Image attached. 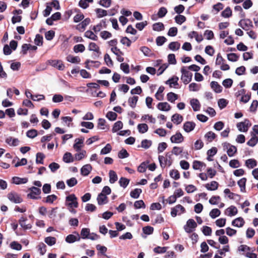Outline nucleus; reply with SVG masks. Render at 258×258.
I'll return each instance as SVG.
<instances>
[{
  "instance_id": "nucleus-1",
  "label": "nucleus",
  "mask_w": 258,
  "mask_h": 258,
  "mask_svg": "<svg viewBox=\"0 0 258 258\" xmlns=\"http://www.w3.org/2000/svg\"><path fill=\"white\" fill-rule=\"evenodd\" d=\"M180 72L181 73V80L185 85L188 84L192 79V73L185 67L181 68Z\"/></svg>"
},
{
  "instance_id": "nucleus-2",
  "label": "nucleus",
  "mask_w": 258,
  "mask_h": 258,
  "mask_svg": "<svg viewBox=\"0 0 258 258\" xmlns=\"http://www.w3.org/2000/svg\"><path fill=\"white\" fill-rule=\"evenodd\" d=\"M158 160L162 168H165L166 166H170L173 162L171 155L168 153L165 156H159Z\"/></svg>"
},
{
  "instance_id": "nucleus-3",
  "label": "nucleus",
  "mask_w": 258,
  "mask_h": 258,
  "mask_svg": "<svg viewBox=\"0 0 258 258\" xmlns=\"http://www.w3.org/2000/svg\"><path fill=\"white\" fill-rule=\"evenodd\" d=\"M66 205L68 208H78L77 198L74 194H71L66 198Z\"/></svg>"
},
{
  "instance_id": "nucleus-4",
  "label": "nucleus",
  "mask_w": 258,
  "mask_h": 258,
  "mask_svg": "<svg viewBox=\"0 0 258 258\" xmlns=\"http://www.w3.org/2000/svg\"><path fill=\"white\" fill-rule=\"evenodd\" d=\"M47 63L48 64L59 71H63L65 69L64 64L61 60L49 59L47 60Z\"/></svg>"
},
{
  "instance_id": "nucleus-5",
  "label": "nucleus",
  "mask_w": 258,
  "mask_h": 258,
  "mask_svg": "<svg viewBox=\"0 0 258 258\" xmlns=\"http://www.w3.org/2000/svg\"><path fill=\"white\" fill-rule=\"evenodd\" d=\"M251 125L250 121L247 119H245L243 121L238 122L236 124L238 131L244 133L247 132Z\"/></svg>"
},
{
  "instance_id": "nucleus-6",
  "label": "nucleus",
  "mask_w": 258,
  "mask_h": 258,
  "mask_svg": "<svg viewBox=\"0 0 258 258\" xmlns=\"http://www.w3.org/2000/svg\"><path fill=\"white\" fill-rule=\"evenodd\" d=\"M30 192L27 195L29 199L36 200L40 198L41 189L37 187L33 186L29 189Z\"/></svg>"
},
{
  "instance_id": "nucleus-7",
  "label": "nucleus",
  "mask_w": 258,
  "mask_h": 258,
  "mask_svg": "<svg viewBox=\"0 0 258 258\" xmlns=\"http://www.w3.org/2000/svg\"><path fill=\"white\" fill-rule=\"evenodd\" d=\"M197 223L194 219H190L186 222V224L184 226V229L187 233H191L197 227Z\"/></svg>"
},
{
  "instance_id": "nucleus-8",
  "label": "nucleus",
  "mask_w": 258,
  "mask_h": 258,
  "mask_svg": "<svg viewBox=\"0 0 258 258\" xmlns=\"http://www.w3.org/2000/svg\"><path fill=\"white\" fill-rule=\"evenodd\" d=\"M185 212V208L182 205L178 204L171 209V215L172 217H175L177 215H180Z\"/></svg>"
},
{
  "instance_id": "nucleus-9",
  "label": "nucleus",
  "mask_w": 258,
  "mask_h": 258,
  "mask_svg": "<svg viewBox=\"0 0 258 258\" xmlns=\"http://www.w3.org/2000/svg\"><path fill=\"white\" fill-rule=\"evenodd\" d=\"M8 198L12 202L19 204L21 203L23 200L20 195L14 191H12L8 195Z\"/></svg>"
},
{
  "instance_id": "nucleus-10",
  "label": "nucleus",
  "mask_w": 258,
  "mask_h": 258,
  "mask_svg": "<svg viewBox=\"0 0 258 258\" xmlns=\"http://www.w3.org/2000/svg\"><path fill=\"white\" fill-rule=\"evenodd\" d=\"M238 25L246 31L249 30L253 26L251 21L248 19L241 20L238 23Z\"/></svg>"
},
{
  "instance_id": "nucleus-11",
  "label": "nucleus",
  "mask_w": 258,
  "mask_h": 258,
  "mask_svg": "<svg viewBox=\"0 0 258 258\" xmlns=\"http://www.w3.org/2000/svg\"><path fill=\"white\" fill-rule=\"evenodd\" d=\"M184 140V137L180 133H176L170 138V141L172 143L179 144Z\"/></svg>"
},
{
  "instance_id": "nucleus-12",
  "label": "nucleus",
  "mask_w": 258,
  "mask_h": 258,
  "mask_svg": "<svg viewBox=\"0 0 258 258\" xmlns=\"http://www.w3.org/2000/svg\"><path fill=\"white\" fill-rule=\"evenodd\" d=\"M111 51L113 54L115 55L116 58L118 61L121 62L124 61V58L123 57L124 55V53L121 51L119 48L118 47L113 48V50L112 49Z\"/></svg>"
},
{
  "instance_id": "nucleus-13",
  "label": "nucleus",
  "mask_w": 258,
  "mask_h": 258,
  "mask_svg": "<svg viewBox=\"0 0 258 258\" xmlns=\"http://www.w3.org/2000/svg\"><path fill=\"white\" fill-rule=\"evenodd\" d=\"M178 77L174 76L171 79L168 80L166 84L169 85L171 88H178Z\"/></svg>"
},
{
  "instance_id": "nucleus-14",
  "label": "nucleus",
  "mask_w": 258,
  "mask_h": 258,
  "mask_svg": "<svg viewBox=\"0 0 258 258\" xmlns=\"http://www.w3.org/2000/svg\"><path fill=\"white\" fill-rule=\"evenodd\" d=\"M196 124L192 121H186L183 125L184 131L186 133H189L195 128Z\"/></svg>"
},
{
  "instance_id": "nucleus-15",
  "label": "nucleus",
  "mask_w": 258,
  "mask_h": 258,
  "mask_svg": "<svg viewBox=\"0 0 258 258\" xmlns=\"http://www.w3.org/2000/svg\"><path fill=\"white\" fill-rule=\"evenodd\" d=\"M84 139L77 138L75 140V144L73 145V148L76 151L79 152L81 150L83 147Z\"/></svg>"
},
{
  "instance_id": "nucleus-16",
  "label": "nucleus",
  "mask_w": 258,
  "mask_h": 258,
  "mask_svg": "<svg viewBox=\"0 0 258 258\" xmlns=\"http://www.w3.org/2000/svg\"><path fill=\"white\" fill-rule=\"evenodd\" d=\"M232 225L238 227V228H241L243 227L245 224V221L242 217H238L235 219H234L232 221Z\"/></svg>"
},
{
  "instance_id": "nucleus-17",
  "label": "nucleus",
  "mask_w": 258,
  "mask_h": 258,
  "mask_svg": "<svg viewBox=\"0 0 258 258\" xmlns=\"http://www.w3.org/2000/svg\"><path fill=\"white\" fill-rule=\"evenodd\" d=\"M205 187L208 190H216L218 188L219 183L216 181H212L211 182L206 183Z\"/></svg>"
},
{
  "instance_id": "nucleus-18",
  "label": "nucleus",
  "mask_w": 258,
  "mask_h": 258,
  "mask_svg": "<svg viewBox=\"0 0 258 258\" xmlns=\"http://www.w3.org/2000/svg\"><path fill=\"white\" fill-rule=\"evenodd\" d=\"M237 213L238 210L234 206H231L225 210V214L229 217L235 216Z\"/></svg>"
},
{
  "instance_id": "nucleus-19",
  "label": "nucleus",
  "mask_w": 258,
  "mask_h": 258,
  "mask_svg": "<svg viewBox=\"0 0 258 258\" xmlns=\"http://www.w3.org/2000/svg\"><path fill=\"white\" fill-rule=\"evenodd\" d=\"M92 169V167L90 164H86L81 168V173L83 176H87L91 172Z\"/></svg>"
},
{
  "instance_id": "nucleus-20",
  "label": "nucleus",
  "mask_w": 258,
  "mask_h": 258,
  "mask_svg": "<svg viewBox=\"0 0 258 258\" xmlns=\"http://www.w3.org/2000/svg\"><path fill=\"white\" fill-rule=\"evenodd\" d=\"M157 107L159 110L163 111H168L171 109L170 105L166 102L159 103Z\"/></svg>"
},
{
  "instance_id": "nucleus-21",
  "label": "nucleus",
  "mask_w": 258,
  "mask_h": 258,
  "mask_svg": "<svg viewBox=\"0 0 258 258\" xmlns=\"http://www.w3.org/2000/svg\"><path fill=\"white\" fill-rule=\"evenodd\" d=\"M97 200L98 204L99 205L106 204L108 202V198L105 194H103V193H100L99 194L97 197Z\"/></svg>"
},
{
  "instance_id": "nucleus-22",
  "label": "nucleus",
  "mask_w": 258,
  "mask_h": 258,
  "mask_svg": "<svg viewBox=\"0 0 258 258\" xmlns=\"http://www.w3.org/2000/svg\"><path fill=\"white\" fill-rule=\"evenodd\" d=\"M190 104L192 107L194 111H198L200 110L201 108V104L199 101L197 99H191L190 101Z\"/></svg>"
},
{
  "instance_id": "nucleus-23",
  "label": "nucleus",
  "mask_w": 258,
  "mask_h": 258,
  "mask_svg": "<svg viewBox=\"0 0 258 258\" xmlns=\"http://www.w3.org/2000/svg\"><path fill=\"white\" fill-rule=\"evenodd\" d=\"M188 36L190 38H195L198 42H200L203 40L202 34H199L196 31H193L188 33Z\"/></svg>"
},
{
  "instance_id": "nucleus-24",
  "label": "nucleus",
  "mask_w": 258,
  "mask_h": 258,
  "mask_svg": "<svg viewBox=\"0 0 258 258\" xmlns=\"http://www.w3.org/2000/svg\"><path fill=\"white\" fill-rule=\"evenodd\" d=\"M62 161L66 163H70L74 161V157L70 152H66L62 157Z\"/></svg>"
},
{
  "instance_id": "nucleus-25",
  "label": "nucleus",
  "mask_w": 258,
  "mask_h": 258,
  "mask_svg": "<svg viewBox=\"0 0 258 258\" xmlns=\"http://www.w3.org/2000/svg\"><path fill=\"white\" fill-rule=\"evenodd\" d=\"M165 89L164 87L163 86H160L157 92L156 93L155 95V97L156 99L158 101H162L164 99V95H163V91Z\"/></svg>"
},
{
  "instance_id": "nucleus-26",
  "label": "nucleus",
  "mask_w": 258,
  "mask_h": 258,
  "mask_svg": "<svg viewBox=\"0 0 258 258\" xmlns=\"http://www.w3.org/2000/svg\"><path fill=\"white\" fill-rule=\"evenodd\" d=\"M90 22L91 20L89 18H86L77 25V28L80 31H84Z\"/></svg>"
},
{
  "instance_id": "nucleus-27",
  "label": "nucleus",
  "mask_w": 258,
  "mask_h": 258,
  "mask_svg": "<svg viewBox=\"0 0 258 258\" xmlns=\"http://www.w3.org/2000/svg\"><path fill=\"white\" fill-rule=\"evenodd\" d=\"M183 120V116L178 113L174 114L171 117L172 121L176 124H180Z\"/></svg>"
},
{
  "instance_id": "nucleus-28",
  "label": "nucleus",
  "mask_w": 258,
  "mask_h": 258,
  "mask_svg": "<svg viewBox=\"0 0 258 258\" xmlns=\"http://www.w3.org/2000/svg\"><path fill=\"white\" fill-rule=\"evenodd\" d=\"M211 88L217 93H221L222 87L216 81H212L210 83Z\"/></svg>"
},
{
  "instance_id": "nucleus-29",
  "label": "nucleus",
  "mask_w": 258,
  "mask_h": 258,
  "mask_svg": "<svg viewBox=\"0 0 258 258\" xmlns=\"http://www.w3.org/2000/svg\"><path fill=\"white\" fill-rule=\"evenodd\" d=\"M245 165L248 169H252L257 166V161L253 158L248 159L245 161Z\"/></svg>"
},
{
  "instance_id": "nucleus-30",
  "label": "nucleus",
  "mask_w": 258,
  "mask_h": 258,
  "mask_svg": "<svg viewBox=\"0 0 258 258\" xmlns=\"http://www.w3.org/2000/svg\"><path fill=\"white\" fill-rule=\"evenodd\" d=\"M66 60L73 63H79L81 61V59L79 56L71 54H69L66 57Z\"/></svg>"
},
{
  "instance_id": "nucleus-31",
  "label": "nucleus",
  "mask_w": 258,
  "mask_h": 258,
  "mask_svg": "<svg viewBox=\"0 0 258 258\" xmlns=\"http://www.w3.org/2000/svg\"><path fill=\"white\" fill-rule=\"evenodd\" d=\"M250 139L247 142V145L250 147H254L258 143V137L254 134H251Z\"/></svg>"
},
{
  "instance_id": "nucleus-32",
  "label": "nucleus",
  "mask_w": 258,
  "mask_h": 258,
  "mask_svg": "<svg viewBox=\"0 0 258 258\" xmlns=\"http://www.w3.org/2000/svg\"><path fill=\"white\" fill-rule=\"evenodd\" d=\"M6 142L11 146H17L19 144V141L18 139L10 137L6 139Z\"/></svg>"
},
{
  "instance_id": "nucleus-33",
  "label": "nucleus",
  "mask_w": 258,
  "mask_h": 258,
  "mask_svg": "<svg viewBox=\"0 0 258 258\" xmlns=\"http://www.w3.org/2000/svg\"><path fill=\"white\" fill-rule=\"evenodd\" d=\"M227 148V153L229 157L233 156L237 152V148L234 146L228 144Z\"/></svg>"
},
{
  "instance_id": "nucleus-34",
  "label": "nucleus",
  "mask_w": 258,
  "mask_h": 258,
  "mask_svg": "<svg viewBox=\"0 0 258 258\" xmlns=\"http://www.w3.org/2000/svg\"><path fill=\"white\" fill-rule=\"evenodd\" d=\"M27 218L26 217H22L19 220V224L20 226L24 229H30L32 227L30 224H26Z\"/></svg>"
},
{
  "instance_id": "nucleus-35",
  "label": "nucleus",
  "mask_w": 258,
  "mask_h": 258,
  "mask_svg": "<svg viewBox=\"0 0 258 258\" xmlns=\"http://www.w3.org/2000/svg\"><path fill=\"white\" fill-rule=\"evenodd\" d=\"M178 98V95L173 92H169L167 94V100L170 103H174Z\"/></svg>"
},
{
  "instance_id": "nucleus-36",
  "label": "nucleus",
  "mask_w": 258,
  "mask_h": 258,
  "mask_svg": "<svg viewBox=\"0 0 258 258\" xmlns=\"http://www.w3.org/2000/svg\"><path fill=\"white\" fill-rule=\"evenodd\" d=\"M28 181L27 178H20L19 177H14L12 178V182L13 183L16 184H20L23 183H26Z\"/></svg>"
},
{
  "instance_id": "nucleus-37",
  "label": "nucleus",
  "mask_w": 258,
  "mask_h": 258,
  "mask_svg": "<svg viewBox=\"0 0 258 258\" xmlns=\"http://www.w3.org/2000/svg\"><path fill=\"white\" fill-rule=\"evenodd\" d=\"M206 164L201 161L195 160L192 162V168L195 170H201L203 167H205Z\"/></svg>"
},
{
  "instance_id": "nucleus-38",
  "label": "nucleus",
  "mask_w": 258,
  "mask_h": 258,
  "mask_svg": "<svg viewBox=\"0 0 258 258\" xmlns=\"http://www.w3.org/2000/svg\"><path fill=\"white\" fill-rule=\"evenodd\" d=\"M201 88V85L196 83H191L188 86V89L190 92H198Z\"/></svg>"
},
{
  "instance_id": "nucleus-39",
  "label": "nucleus",
  "mask_w": 258,
  "mask_h": 258,
  "mask_svg": "<svg viewBox=\"0 0 258 258\" xmlns=\"http://www.w3.org/2000/svg\"><path fill=\"white\" fill-rule=\"evenodd\" d=\"M87 152L85 150H81L80 152L75 154L74 160L80 161L84 159L86 156Z\"/></svg>"
},
{
  "instance_id": "nucleus-40",
  "label": "nucleus",
  "mask_w": 258,
  "mask_h": 258,
  "mask_svg": "<svg viewBox=\"0 0 258 258\" xmlns=\"http://www.w3.org/2000/svg\"><path fill=\"white\" fill-rule=\"evenodd\" d=\"M139 97L137 96H134L130 97L128 99V103L132 108H135L137 103L138 101Z\"/></svg>"
},
{
  "instance_id": "nucleus-41",
  "label": "nucleus",
  "mask_w": 258,
  "mask_h": 258,
  "mask_svg": "<svg viewBox=\"0 0 258 258\" xmlns=\"http://www.w3.org/2000/svg\"><path fill=\"white\" fill-rule=\"evenodd\" d=\"M80 240L79 235L77 234V235L70 234L66 238V241L68 243H73L77 240Z\"/></svg>"
},
{
  "instance_id": "nucleus-42",
  "label": "nucleus",
  "mask_w": 258,
  "mask_h": 258,
  "mask_svg": "<svg viewBox=\"0 0 258 258\" xmlns=\"http://www.w3.org/2000/svg\"><path fill=\"white\" fill-rule=\"evenodd\" d=\"M217 152V149L216 147H213L211 149H209L207 151V160L209 161H211L213 160L212 157L214 156Z\"/></svg>"
},
{
  "instance_id": "nucleus-43",
  "label": "nucleus",
  "mask_w": 258,
  "mask_h": 258,
  "mask_svg": "<svg viewBox=\"0 0 258 258\" xmlns=\"http://www.w3.org/2000/svg\"><path fill=\"white\" fill-rule=\"evenodd\" d=\"M169 175L171 178L174 180H178L180 178L179 172L177 169H172L169 171Z\"/></svg>"
},
{
  "instance_id": "nucleus-44",
  "label": "nucleus",
  "mask_w": 258,
  "mask_h": 258,
  "mask_svg": "<svg viewBox=\"0 0 258 258\" xmlns=\"http://www.w3.org/2000/svg\"><path fill=\"white\" fill-rule=\"evenodd\" d=\"M247 179L245 177L241 178L238 181L237 184L240 188V191L242 192L245 191V185Z\"/></svg>"
},
{
  "instance_id": "nucleus-45",
  "label": "nucleus",
  "mask_w": 258,
  "mask_h": 258,
  "mask_svg": "<svg viewBox=\"0 0 258 258\" xmlns=\"http://www.w3.org/2000/svg\"><path fill=\"white\" fill-rule=\"evenodd\" d=\"M204 137L207 141L211 142L216 138V135L214 133L210 131L205 135Z\"/></svg>"
},
{
  "instance_id": "nucleus-46",
  "label": "nucleus",
  "mask_w": 258,
  "mask_h": 258,
  "mask_svg": "<svg viewBox=\"0 0 258 258\" xmlns=\"http://www.w3.org/2000/svg\"><path fill=\"white\" fill-rule=\"evenodd\" d=\"M221 214V211L217 208L212 209L209 213V216L212 219H215Z\"/></svg>"
},
{
  "instance_id": "nucleus-47",
  "label": "nucleus",
  "mask_w": 258,
  "mask_h": 258,
  "mask_svg": "<svg viewBox=\"0 0 258 258\" xmlns=\"http://www.w3.org/2000/svg\"><path fill=\"white\" fill-rule=\"evenodd\" d=\"M123 127V123L121 121H117L114 123L112 128L113 133H116L121 130Z\"/></svg>"
},
{
  "instance_id": "nucleus-48",
  "label": "nucleus",
  "mask_w": 258,
  "mask_h": 258,
  "mask_svg": "<svg viewBox=\"0 0 258 258\" xmlns=\"http://www.w3.org/2000/svg\"><path fill=\"white\" fill-rule=\"evenodd\" d=\"M109 182L114 183L117 180L118 177L116 173L113 170H110L109 172Z\"/></svg>"
},
{
  "instance_id": "nucleus-49",
  "label": "nucleus",
  "mask_w": 258,
  "mask_h": 258,
  "mask_svg": "<svg viewBox=\"0 0 258 258\" xmlns=\"http://www.w3.org/2000/svg\"><path fill=\"white\" fill-rule=\"evenodd\" d=\"M204 143L201 139L197 140L194 144L192 149L195 150H199L204 147Z\"/></svg>"
},
{
  "instance_id": "nucleus-50",
  "label": "nucleus",
  "mask_w": 258,
  "mask_h": 258,
  "mask_svg": "<svg viewBox=\"0 0 258 258\" xmlns=\"http://www.w3.org/2000/svg\"><path fill=\"white\" fill-rule=\"evenodd\" d=\"M142 120L144 121L149 122L152 123H154L156 121L155 118L149 114H145L142 116Z\"/></svg>"
},
{
  "instance_id": "nucleus-51",
  "label": "nucleus",
  "mask_w": 258,
  "mask_h": 258,
  "mask_svg": "<svg viewBox=\"0 0 258 258\" xmlns=\"http://www.w3.org/2000/svg\"><path fill=\"white\" fill-rule=\"evenodd\" d=\"M95 12L96 13L97 17L99 18L106 16L108 14L106 10L100 8L96 9L95 10Z\"/></svg>"
},
{
  "instance_id": "nucleus-52",
  "label": "nucleus",
  "mask_w": 258,
  "mask_h": 258,
  "mask_svg": "<svg viewBox=\"0 0 258 258\" xmlns=\"http://www.w3.org/2000/svg\"><path fill=\"white\" fill-rule=\"evenodd\" d=\"M232 10L230 7H227L221 13V16L225 18H228L232 16Z\"/></svg>"
},
{
  "instance_id": "nucleus-53",
  "label": "nucleus",
  "mask_w": 258,
  "mask_h": 258,
  "mask_svg": "<svg viewBox=\"0 0 258 258\" xmlns=\"http://www.w3.org/2000/svg\"><path fill=\"white\" fill-rule=\"evenodd\" d=\"M85 50V47L82 44L75 45L73 47V50L75 53L83 52Z\"/></svg>"
},
{
  "instance_id": "nucleus-54",
  "label": "nucleus",
  "mask_w": 258,
  "mask_h": 258,
  "mask_svg": "<svg viewBox=\"0 0 258 258\" xmlns=\"http://www.w3.org/2000/svg\"><path fill=\"white\" fill-rule=\"evenodd\" d=\"M183 151V147L174 146L172 150V153L176 156L181 155Z\"/></svg>"
},
{
  "instance_id": "nucleus-55",
  "label": "nucleus",
  "mask_w": 258,
  "mask_h": 258,
  "mask_svg": "<svg viewBox=\"0 0 258 258\" xmlns=\"http://www.w3.org/2000/svg\"><path fill=\"white\" fill-rule=\"evenodd\" d=\"M164 29V26L161 22H158L153 25V29L156 31H161Z\"/></svg>"
},
{
  "instance_id": "nucleus-56",
  "label": "nucleus",
  "mask_w": 258,
  "mask_h": 258,
  "mask_svg": "<svg viewBox=\"0 0 258 258\" xmlns=\"http://www.w3.org/2000/svg\"><path fill=\"white\" fill-rule=\"evenodd\" d=\"M230 251V247L229 244H225V245L218 250V252L221 255H225L226 252H229Z\"/></svg>"
},
{
  "instance_id": "nucleus-57",
  "label": "nucleus",
  "mask_w": 258,
  "mask_h": 258,
  "mask_svg": "<svg viewBox=\"0 0 258 258\" xmlns=\"http://www.w3.org/2000/svg\"><path fill=\"white\" fill-rule=\"evenodd\" d=\"M142 191V190L140 188H135L131 192L130 196L133 198L137 199L139 197Z\"/></svg>"
},
{
  "instance_id": "nucleus-58",
  "label": "nucleus",
  "mask_w": 258,
  "mask_h": 258,
  "mask_svg": "<svg viewBox=\"0 0 258 258\" xmlns=\"http://www.w3.org/2000/svg\"><path fill=\"white\" fill-rule=\"evenodd\" d=\"M227 57L229 61L232 62H235L238 60L239 58V56L236 53H231L227 54Z\"/></svg>"
},
{
  "instance_id": "nucleus-59",
  "label": "nucleus",
  "mask_w": 258,
  "mask_h": 258,
  "mask_svg": "<svg viewBox=\"0 0 258 258\" xmlns=\"http://www.w3.org/2000/svg\"><path fill=\"white\" fill-rule=\"evenodd\" d=\"M112 150L111 146L110 144H107L106 146L101 149L100 151L101 155H105L109 153Z\"/></svg>"
},
{
  "instance_id": "nucleus-60",
  "label": "nucleus",
  "mask_w": 258,
  "mask_h": 258,
  "mask_svg": "<svg viewBox=\"0 0 258 258\" xmlns=\"http://www.w3.org/2000/svg\"><path fill=\"white\" fill-rule=\"evenodd\" d=\"M138 129L140 133L144 134L147 132L148 126L146 123H141L138 125Z\"/></svg>"
},
{
  "instance_id": "nucleus-61",
  "label": "nucleus",
  "mask_w": 258,
  "mask_h": 258,
  "mask_svg": "<svg viewBox=\"0 0 258 258\" xmlns=\"http://www.w3.org/2000/svg\"><path fill=\"white\" fill-rule=\"evenodd\" d=\"M93 0H80L79 5L83 9H86L89 6V3H93Z\"/></svg>"
},
{
  "instance_id": "nucleus-62",
  "label": "nucleus",
  "mask_w": 258,
  "mask_h": 258,
  "mask_svg": "<svg viewBox=\"0 0 258 258\" xmlns=\"http://www.w3.org/2000/svg\"><path fill=\"white\" fill-rule=\"evenodd\" d=\"M56 238L54 237L49 236L45 238L44 241L49 246H52L55 244Z\"/></svg>"
},
{
  "instance_id": "nucleus-63",
  "label": "nucleus",
  "mask_w": 258,
  "mask_h": 258,
  "mask_svg": "<svg viewBox=\"0 0 258 258\" xmlns=\"http://www.w3.org/2000/svg\"><path fill=\"white\" fill-rule=\"evenodd\" d=\"M89 50L97 53L99 52V47L94 42H91L88 46Z\"/></svg>"
},
{
  "instance_id": "nucleus-64",
  "label": "nucleus",
  "mask_w": 258,
  "mask_h": 258,
  "mask_svg": "<svg viewBox=\"0 0 258 258\" xmlns=\"http://www.w3.org/2000/svg\"><path fill=\"white\" fill-rule=\"evenodd\" d=\"M226 223V219L224 218H219L215 221L216 225L219 227H223L225 226Z\"/></svg>"
}]
</instances>
